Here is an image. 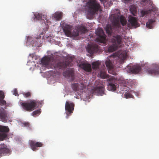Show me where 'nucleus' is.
I'll use <instances>...</instances> for the list:
<instances>
[{"label": "nucleus", "instance_id": "nucleus-34", "mask_svg": "<svg viewBox=\"0 0 159 159\" xmlns=\"http://www.w3.org/2000/svg\"><path fill=\"white\" fill-rule=\"evenodd\" d=\"M116 48L113 45H111L108 48V51L110 52H113L115 51Z\"/></svg>", "mask_w": 159, "mask_h": 159}, {"label": "nucleus", "instance_id": "nucleus-8", "mask_svg": "<svg viewBox=\"0 0 159 159\" xmlns=\"http://www.w3.org/2000/svg\"><path fill=\"white\" fill-rule=\"evenodd\" d=\"M9 130L8 126L0 125V141L4 140L7 137Z\"/></svg>", "mask_w": 159, "mask_h": 159}, {"label": "nucleus", "instance_id": "nucleus-5", "mask_svg": "<svg viewBox=\"0 0 159 159\" xmlns=\"http://www.w3.org/2000/svg\"><path fill=\"white\" fill-rule=\"evenodd\" d=\"M52 68L53 67L54 69H64L67 67L71 66V63L68 61H63L62 62H56L52 64Z\"/></svg>", "mask_w": 159, "mask_h": 159}, {"label": "nucleus", "instance_id": "nucleus-21", "mask_svg": "<svg viewBox=\"0 0 159 159\" xmlns=\"http://www.w3.org/2000/svg\"><path fill=\"white\" fill-rule=\"evenodd\" d=\"M111 40L112 43L119 45L121 43L122 36L119 35H116L113 36V38L111 39Z\"/></svg>", "mask_w": 159, "mask_h": 159}, {"label": "nucleus", "instance_id": "nucleus-27", "mask_svg": "<svg viewBox=\"0 0 159 159\" xmlns=\"http://www.w3.org/2000/svg\"><path fill=\"white\" fill-rule=\"evenodd\" d=\"M106 30L108 35L111 34L112 32V28L111 25H108L106 26Z\"/></svg>", "mask_w": 159, "mask_h": 159}, {"label": "nucleus", "instance_id": "nucleus-32", "mask_svg": "<svg viewBox=\"0 0 159 159\" xmlns=\"http://www.w3.org/2000/svg\"><path fill=\"white\" fill-rule=\"evenodd\" d=\"M124 97L126 98H133L134 96L129 93H125L124 94Z\"/></svg>", "mask_w": 159, "mask_h": 159}, {"label": "nucleus", "instance_id": "nucleus-33", "mask_svg": "<svg viewBox=\"0 0 159 159\" xmlns=\"http://www.w3.org/2000/svg\"><path fill=\"white\" fill-rule=\"evenodd\" d=\"M23 94L24 97L26 98H30L31 96V93L29 92L27 93H24Z\"/></svg>", "mask_w": 159, "mask_h": 159}, {"label": "nucleus", "instance_id": "nucleus-23", "mask_svg": "<svg viewBox=\"0 0 159 159\" xmlns=\"http://www.w3.org/2000/svg\"><path fill=\"white\" fill-rule=\"evenodd\" d=\"M72 89L75 91L83 89V85L82 84L81 85L78 83H74L72 84Z\"/></svg>", "mask_w": 159, "mask_h": 159}, {"label": "nucleus", "instance_id": "nucleus-12", "mask_svg": "<svg viewBox=\"0 0 159 159\" xmlns=\"http://www.w3.org/2000/svg\"><path fill=\"white\" fill-rule=\"evenodd\" d=\"M53 58L51 57L45 56L41 60V62L42 65L46 67H48L52 61L53 62Z\"/></svg>", "mask_w": 159, "mask_h": 159}, {"label": "nucleus", "instance_id": "nucleus-35", "mask_svg": "<svg viewBox=\"0 0 159 159\" xmlns=\"http://www.w3.org/2000/svg\"><path fill=\"white\" fill-rule=\"evenodd\" d=\"M80 31L83 33H85L87 32L88 31L87 29L84 26H82L80 28Z\"/></svg>", "mask_w": 159, "mask_h": 159}, {"label": "nucleus", "instance_id": "nucleus-11", "mask_svg": "<svg viewBox=\"0 0 159 159\" xmlns=\"http://www.w3.org/2000/svg\"><path fill=\"white\" fill-rule=\"evenodd\" d=\"M128 25L129 27H132L136 28L139 26V24L138 22L137 19L135 17L132 16L130 17L128 20Z\"/></svg>", "mask_w": 159, "mask_h": 159}, {"label": "nucleus", "instance_id": "nucleus-3", "mask_svg": "<svg viewBox=\"0 0 159 159\" xmlns=\"http://www.w3.org/2000/svg\"><path fill=\"white\" fill-rule=\"evenodd\" d=\"M20 104L25 110L30 111L34 110L35 107H38L41 104V102L33 100L28 102H21Z\"/></svg>", "mask_w": 159, "mask_h": 159}, {"label": "nucleus", "instance_id": "nucleus-17", "mask_svg": "<svg viewBox=\"0 0 159 159\" xmlns=\"http://www.w3.org/2000/svg\"><path fill=\"white\" fill-rule=\"evenodd\" d=\"M10 150L4 144L0 145V156L6 155L9 152Z\"/></svg>", "mask_w": 159, "mask_h": 159}, {"label": "nucleus", "instance_id": "nucleus-24", "mask_svg": "<svg viewBox=\"0 0 159 159\" xmlns=\"http://www.w3.org/2000/svg\"><path fill=\"white\" fill-rule=\"evenodd\" d=\"M98 76L102 79L109 78L110 77L109 75H107L106 71L105 70H102L99 72Z\"/></svg>", "mask_w": 159, "mask_h": 159}, {"label": "nucleus", "instance_id": "nucleus-39", "mask_svg": "<svg viewBox=\"0 0 159 159\" xmlns=\"http://www.w3.org/2000/svg\"><path fill=\"white\" fill-rule=\"evenodd\" d=\"M5 98L4 93L2 92H0V99H4Z\"/></svg>", "mask_w": 159, "mask_h": 159}, {"label": "nucleus", "instance_id": "nucleus-30", "mask_svg": "<svg viewBox=\"0 0 159 159\" xmlns=\"http://www.w3.org/2000/svg\"><path fill=\"white\" fill-rule=\"evenodd\" d=\"M150 10H142L140 11V16H141L143 17L145 15L150 13Z\"/></svg>", "mask_w": 159, "mask_h": 159}, {"label": "nucleus", "instance_id": "nucleus-2", "mask_svg": "<svg viewBox=\"0 0 159 159\" xmlns=\"http://www.w3.org/2000/svg\"><path fill=\"white\" fill-rule=\"evenodd\" d=\"M110 19L112 24L117 27H120L119 20L120 23L123 26L125 25L127 23V21L125 17L123 16H121L119 17L118 14H112L110 17Z\"/></svg>", "mask_w": 159, "mask_h": 159}, {"label": "nucleus", "instance_id": "nucleus-22", "mask_svg": "<svg viewBox=\"0 0 159 159\" xmlns=\"http://www.w3.org/2000/svg\"><path fill=\"white\" fill-rule=\"evenodd\" d=\"M141 68L139 66H134L130 69V72L132 73L137 74L141 72Z\"/></svg>", "mask_w": 159, "mask_h": 159}, {"label": "nucleus", "instance_id": "nucleus-16", "mask_svg": "<svg viewBox=\"0 0 159 159\" xmlns=\"http://www.w3.org/2000/svg\"><path fill=\"white\" fill-rule=\"evenodd\" d=\"M30 145L33 150L36 151L38 149V147H42L43 144L41 142H36L34 141L31 140L30 142Z\"/></svg>", "mask_w": 159, "mask_h": 159}, {"label": "nucleus", "instance_id": "nucleus-13", "mask_svg": "<svg viewBox=\"0 0 159 159\" xmlns=\"http://www.w3.org/2000/svg\"><path fill=\"white\" fill-rule=\"evenodd\" d=\"M99 48L98 45L96 44L89 45L87 48V50L88 53L90 54H93L97 52L99 50Z\"/></svg>", "mask_w": 159, "mask_h": 159}, {"label": "nucleus", "instance_id": "nucleus-26", "mask_svg": "<svg viewBox=\"0 0 159 159\" xmlns=\"http://www.w3.org/2000/svg\"><path fill=\"white\" fill-rule=\"evenodd\" d=\"M34 18L38 20H40L42 19L44 20V19L46 20V19L45 18L46 16L44 15H42V14L36 12L34 14Z\"/></svg>", "mask_w": 159, "mask_h": 159}, {"label": "nucleus", "instance_id": "nucleus-6", "mask_svg": "<svg viewBox=\"0 0 159 159\" xmlns=\"http://www.w3.org/2000/svg\"><path fill=\"white\" fill-rule=\"evenodd\" d=\"M75 104L73 102L69 101H66L65 105L66 113V118H68L71 113L73 112Z\"/></svg>", "mask_w": 159, "mask_h": 159}, {"label": "nucleus", "instance_id": "nucleus-15", "mask_svg": "<svg viewBox=\"0 0 159 159\" xmlns=\"http://www.w3.org/2000/svg\"><path fill=\"white\" fill-rule=\"evenodd\" d=\"M9 117L8 114L6 111L2 108L0 109V119L1 121L4 122H7Z\"/></svg>", "mask_w": 159, "mask_h": 159}, {"label": "nucleus", "instance_id": "nucleus-36", "mask_svg": "<svg viewBox=\"0 0 159 159\" xmlns=\"http://www.w3.org/2000/svg\"><path fill=\"white\" fill-rule=\"evenodd\" d=\"M6 102L3 99H0V105L3 106L6 104Z\"/></svg>", "mask_w": 159, "mask_h": 159}, {"label": "nucleus", "instance_id": "nucleus-7", "mask_svg": "<svg viewBox=\"0 0 159 159\" xmlns=\"http://www.w3.org/2000/svg\"><path fill=\"white\" fill-rule=\"evenodd\" d=\"M95 34L98 36L97 39L98 41L103 43L106 42V35L102 29L101 28H98L96 30Z\"/></svg>", "mask_w": 159, "mask_h": 159}, {"label": "nucleus", "instance_id": "nucleus-1", "mask_svg": "<svg viewBox=\"0 0 159 159\" xmlns=\"http://www.w3.org/2000/svg\"><path fill=\"white\" fill-rule=\"evenodd\" d=\"M88 7V11L90 13L93 15L96 12L102 11L99 3L96 0H89L87 3Z\"/></svg>", "mask_w": 159, "mask_h": 159}, {"label": "nucleus", "instance_id": "nucleus-4", "mask_svg": "<svg viewBox=\"0 0 159 159\" xmlns=\"http://www.w3.org/2000/svg\"><path fill=\"white\" fill-rule=\"evenodd\" d=\"M72 26L68 25H65L62 26V29L65 35L67 37H76L79 35V32L78 31H74L71 33V30Z\"/></svg>", "mask_w": 159, "mask_h": 159}, {"label": "nucleus", "instance_id": "nucleus-19", "mask_svg": "<svg viewBox=\"0 0 159 159\" xmlns=\"http://www.w3.org/2000/svg\"><path fill=\"white\" fill-rule=\"evenodd\" d=\"M104 87L103 85L97 86L94 89V92L98 94V95L102 96L104 94Z\"/></svg>", "mask_w": 159, "mask_h": 159}, {"label": "nucleus", "instance_id": "nucleus-14", "mask_svg": "<svg viewBox=\"0 0 159 159\" xmlns=\"http://www.w3.org/2000/svg\"><path fill=\"white\" fill-rule=\"evenodd\" d=\"M109 57L111 60L108 58L105 61V64L108 69H111L113 68L114 64H115L114 60L116 57L114 55H111Z\"/></svg>", "mask_w": 159, "mask_h": 159}, {"label": "nucleus", "instance_id": "nucleus-28", "mask_svg": "<svg viewBox=\"0 0 159 159\" xmlns=\"http://www.w3.org/2000/svg\"><path fill=\"white\" fill-rule=\"evenodd\" d=\"M62 14V12L55 13L54 14V17L56 20H60L61 19Z\"/></svg>", "mask_w": 159, "mask_h": 159}, {"label": "nucleus", "instance_id": "nucleus-40", "mask_svg": "<svg viewBox=\"0 0 159 159\" xmlns=\"http://www.w3.org/2000/svg\"><path fill=\"white\" fill-rule=\"evenodd\" d=\"M13 94L16 96H18V92L16 89H15L14 91Z\"/></svg>", "mask_w": 159, "mask_h": 159}, {"label": "nucleus", "instance_id": "nucleus-20", "mask_svg": "<svg viewBox=\"0 0 159 159\" xmlns=\"http://www.w3.org/2000/svg\"><path fill=\"white\" fill-rule=\"evenodd\" d=\"M74 72L73 69H70L63 72V75L66 78L71 77L73 79L74 76Z\"/></svg>", "mask_w": 159, "mask_h": 159}, {"label": "nucleus", "instance_id": "nucleus-10", "mask_svg": "<svg viewBox=\"0 0 159 159\" xmlns=\"http://www.w3.org/2000/svg\"><path fill=\"white\" fill-rule=\"evenodd\" d=\"M115 78L111 76L107 80V81L108 82L107 88L109 90L114 91L116 90V87L115 84Z\"/></svg>", "mask_w": 159, "mask_h": 159}, {"label": "nucleus", "instance_id": "nucleus-38", "mask_svg": "<svg viewBox=\"0 0 159 159\" xmlns=\"http://www.w3.org/2000/svg\"><path fill=\"white\" fill-rule=\"evenodd\" d=\"M23 126L24 127H28L30 126V124L29 122H24L22 123Z\"/></svg>", "mask_w": 159, "mask_h": 159}, {"label": "nucleus", "instance_id": "nucleus-25", "mask_svg": "<svg viewBox=\"0 0 159 159\" xmlns=\"http://www.w3.org/2000/svg\"><path fill=\"white\" fill-rule=\"evenodd\" d=\"M155 20L153 19L149 20L146 23V27L149 29L152 28L154 26Z\"/></svg>", "mask_w": 159, "mask_h": 159}, {"label": "nucleus", "instance_id": "nucleus-18", "mask_svg": "<svg viewBox=\"0 0 159 159\" xmlns=\"http://www.w3.org/2000/svg\"><path fill=\"white\" fill-rule=\"evenodd\" d=\"M79 67L88 72H91L92 71V66L89 64L81 63L79 65Z\"/></svg>", "mask_w": 159, "mask_h": 159}, {"label": "nucleus", "instance_id": "nucleus-31", "mask_svg": "<svg viewBox=\"0 0 159 159\" xmlns=\"http://www.w3.org/2000/svg\"><path fill=\"white\" fill-rule=\"evenodd\" d=\"M40 112L41 111L40 110L35 111L32 113V116L34 117H36L37 116H38L40 114Z\"/></svg>", "mask_w": 159, "mask_h": 159}, {"label": "nucleus", "instance_id": "nucleus-9", "mask_svg": "<svg viewBox=\"0 0 159 159\" xmlns=\"http://www.w3.org/2000/svg\"><path fill=\"white\" fill-rule=\"evenodd\" d=\"M144 71L148 74L152 75H159V66L155 65L154 66V68H152L145 67L144 68Z\"/></svg>", "mask_w": 159, "mask_h": 159}, {"label": "nucleus", "instance_id": "nucleus-37", "mask_svg": "<svg viewBox=\"0 0 159 159\" xmlns=\"http://www.w3.org/2000/svg\"><path fill=\"white\" fill-rule=\"evenodd\" d=\"M125 57L126 56L125 55H124L123 58L119 60V61H120V64H122L124 63V60L125 58Z\"/></svg>", "mask_w": 159, "mask_h": 159}, {"label": "nucleus", "instance_id": "nucleus-29", "mask_svg": "<svg viewBox=\"0 0 159 159\" xmlns=\"http://www.w3.org/2000/svg\"><path fill=\"white\" fill-rule=\"evenodd\" d=\"M100 64V62L97 61L92 63V68L93 69H97L99 68V66Z\"/></svg>", "mask_w": 159, "mask_h": 159}]
</instances>
